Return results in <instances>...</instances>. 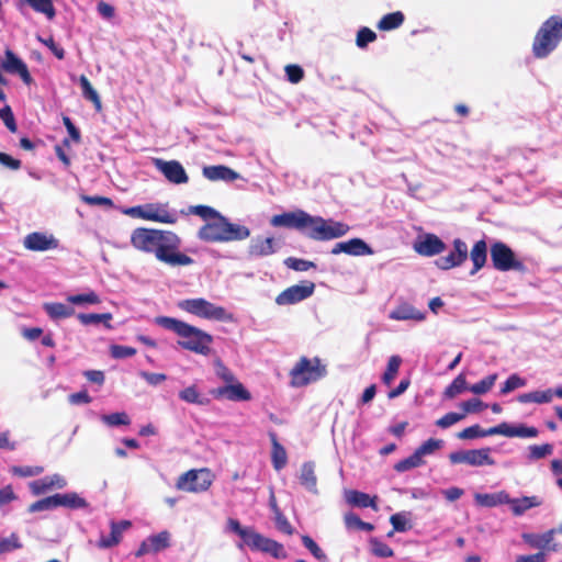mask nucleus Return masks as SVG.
I'll list each match as a JSON object with an SVG mask.
<instances>
[{
    "label": "nucleus",
    "instance_id": "nucleus-2",
    "mask_svg": "<svg viewBox=\"0 0 562 562\" xmlns=\"http://www.w3.org/2000/svg\"><path fill=\"white\" fill-rule=\"evenodd\" d=\"M155 323L178 335L180 337L178 345L182 349L201 356L211 355L214 339L209 333L186 322L168 316L156 317Z\"/></svg>",
    "mask_w": 562,
    "mask_h": 562
},
{
    "label": "nucleus",
    "instance_id": "nucleus-28",
    "mask_svg": "<svg viewBox=\"0 0 562 562\" xmlns=\"http://www.w3.org/2000/svg\"><path fill=\"white\" fill-rule=\"evenodd\" d=\"M553 400V389L536 390L528 393H522L517 396V401L521 404H548Z\"/></svg>",
    "mask_w": 562,
    "mask_h": 562
},
{
    "label": "nucleus",
    "instance_id": "nucleus-49",
    "mask_svg": "<svg viewBox=\"0 0 562 562\" xmlns=\"http://www.w3.org/2000/svg\"><path fill=\"white\" fill-rule=\"evenodd\" d=\"M370 550L378 558H391L394 555L393 549L378 538L370 539Z\"/></svg>",
    "mask_w": 562,
    "mask_h": 562
},
{
    "label": "nucleus",
    "instance_id": "nucleus-54",
    "mask_svg": "<svg viewBox=\"0 0 562 562\" xmlns=\"http://www.w3.org/2000/svg\"><path fill=\"white\" fill-rule=\"evenodd\" d=\"M409 513H396L390 517V522L393 526V529L397 532H405L411 528Z\"/></svg>",
    "mask_w": 562,
    "mask_h": 562
},
{
    "label": "nucleus",
    "instance_id": "nucleus-21",
    "mask_svg": "<svg viewBox=\"0 0 562 562\" xmlns=\"http://www.w3.org/2000/svg\"><path fill=\"white\" fill-rule=\"evenodd\" d=\"M146 211V221L173 224L178 220L177 212L169 210L168 204L148 203Z\"/></svg>",
    "mask_w": 562,
    "mask_h": 562
},
{
    "label": "nucleus",
    "instance_id": "nucleus-18",
    "mask_svg": "<svg viewBox=\"0 0 562 562\" xmlns=\"http://www.w3.org/2000/svg\"><path fill=\"white\" fill-rule=\"evenodd\" d=\"M215 398H226L233 402H245L251 400L250 392L238 381L213 390Z\"/></svg>",
    "mask_w": 562,
    "mask_h": 562
},
{
    "label": "nucleus",
    "instance_id": "nucleus-58",
    "mask_svg": "<svg viewBox=\"0 0 562 562\" xmlns=\"http://www.w3.org/2000/svg\"><path fill=\"white\" fill-rule=\"evenodd\" d=\"M12 472V474L14 475H18V476H21V477H31V476H36V475H40L44 469L43 467H30V465H26V467H18V465H14L11 468L10 470Z\"/></svg>",
    "mask_w": 562,
    "mask_h": 562
},
{
    "label": "nucleus",
    "instance_id": "nucleus-8",
    "mask_svg": "<svg viewBox=\"0 0 562 562\" xmlns=\"http://www.w3.org/2000/svg\"><path fill=\"white\" fill-rule=\"evenodd\" d=\"M349 226L342 222L331 218L325 220L322 216L308 215L305 235L314 240H330L345 236Z\"/></svg>",
    "mask_w": 562,
    "mask_h": 562
},
{
    "label": "nucleus",
    "instance_id": "nucleus-3",
    "mask_svg": "<svg viewBox=\"0 0 562 562\" xmlns=\"http://www.w3.org/2000/svg\"><path fill=\"white\" fill-rule=\"evenodd\" d=\"M225 531L238 535L245 544L254 551L268 553L276 559L286 558V552L281 543L260 535L251 527H243L235 518L227 519Z\"/></svg>",
    "mask_w": 562,
    "mask_h": 562
},
{
    "label": "nucleus",
    "instance_id": "nucleus-41",
    "mask_svg": "<svg viewBox=\"0 0 562 562\" xmlns=\"http://www.w3.org/2000/svg\"><path fill=\"white\" fill-rule=\"evenodd\" d=\"M404 14L401 11L385 14L378 23L381 31H391L400 27L404 22Z\"/></svg>",
    "mask_w": 562,
    "mask_h": 562
},
{
    "label": "nucleus",
    "instance_id": "nucleus-30",
    "mask_svg": "<svg viewBox=\"0 0 562 562\" xmlns=\"http://www.w3.org/2000/svg\"><path fill=\"white\" fill-rule=\"evenodd\" d=\"M475 502L480 506L495 507L509 502V494L505 491L497 493L475 494Z\"/></svg>",
    "mask_w": 562,
    "mask_h": 562
},
{
    "label": "nucleus",
    "instance_id": "nucleus-40",
    "mask_svg": "<svg viewBox=\"0 0 562 562\" xmlns=\"http://www.w3.org/2000/svg\"><path fill=\"white\" fill-rule=\"evenodd\" d=\"M401 364H402V358L400 356L394 355L389 358L386 369L381 378L382 382L386 386H390L393 383L394 379L396 378V375L398 373Z\"/></svg>",
    "mask_w": 562,
    "mask_h": 562
},
{
    "label": "nucleus",
    "instance_id": "nucleus-5",
    "mask_svg": "<svg viewBox=\"0 0 562 562\" xmlns=\"http://www.w3.org/2000/svg\"><path fill=\"white\" fill-rule=\"evenodd\" d=\"M562 40V18L552 15L538 30L532 53L537 58H544L552 53Z\"/></svg>",
    "mask_w": 562,
    "mask_h": 562
},
{
    "label": "nucleus",
    "instance_id": "nucleus-19",
    "mask_svg": "<svg viewBox=\"0 0 562 562\" xmlns=\"http://www.w3.org/2000/svg\"><path fill=\"white\" fill-rule=\"evenodd\" d=\"M347 254L350 256H368L372 255V248L361 238H352L347 241L337 243L333 249V255Z\"/></svg>",
    "mask_w": 562,
    "mask_h": 562
},
{
    "label": "nucleus",
    "instance_id": "nucleus-37",
    "mask_svg": "<svg viewBox=\"0 0 562 562\" xmlns=\"http://www.w3.org/2000/svg\"><path fill=\"white\" fill-rule=\"evenodd\" d=\"M179 398L189 404L206 405L209 398L201 394L196 385H190L181 390L178 394Z\"/></svg>",
    "mask_w": 562,
    "mask_h": 562
},
{
    "label": "nucleus",
    "instance_id": "nucleus-14",
    "mask_svg": "<svg viewBox=\"0 0 562 562\" xmlns=\"http://www.w3.org/2000/svg\"><path fill=\"white\" fill-rule=\"evenodd\" d=\"M23 246L31 251H47L57 249L59 240L53 234L33 232L24 237Z\"/></svg>",
    "mask_w": 562,
    "mask_h": 562
},
{
    "label": "nucleus",
    "instance_id": "nucleus-12",
    "mask_svg": "<svg viewBox=\"0 0 562 562\" xmlns=\"http://www.w3.org/2000/svg\"><path fill=\"white\" fill-rule=\"evenodd\" d=\"M308 215L310 214L303 210L285 212L273 215L270 220V224L274 227L294 228L305 235Z\"/></svg>",
    "mask_w": 562,
    "mask_h": 562
},
{
    "label": "nucleus",
    "instance_id": "nucleus-31",
    "mask_svg": "<svg viewBox=\"0 0 562 562\" xmlns=\"http://www.w3.org/2000/svg\"><path fill=\"white\" fill-rule=\"evenodd\" d=\"M56 507H67L71 509L86 508L88 503L77 493L55 494Z\"/></svg>",
    "mask_w": 562,
    "mask_h": 562
},
{
    "label": "nucleus",
    "instance_id": "nucleus-48",
    "mask_svg": "<svg viewBox=\"0 0 562 562\" xmlns=\"http://www.w3.org/2000/svg\"><path fill=\"white\" fill-rule=\"evenodd\" d=\"M443 447V440L430 438L423 442L417 449V453L422 459L425 460V457L432 456L436 451L440 450Z\"/></svg>",
    "mask_w": 562,
    "mask_h": 562
},
{
    "label": "nucleus",
    "instance_id": "nucleus-47",
    "mask_svg": "<svg viewBox=\"0 0 562 562\" xmlns=\"http://www.w3.org/2000/svg\"><path fill=\"white\" fill-rule=\"evenodd\" d=\"M32 9L38 13L46 15L48 20H53L56 11L53 4V0H26Z\"/></svg>",
    "mask_w": 562,
    "mask_h": 562
},
{
    "label": "nucleus",
    "instance_id": "nucleus-33",
    "mask_svg": "<svg viewBox=\"0 0 562 562\" xmlns=\"http://www.w3.org/2000/svg\"><path fill=\"white\" fill-rule=\"evenodd\" d=\"M492 449L490 447L469 450V465L482 467L494 465L495 460L491 457Z\"/></svg>",
    "mask_w": 562,
    "mask_h": 562
},
{
    "label": "nucleus",
    "instance_id": "nucleus-17",
    "mask_svg": "<svg viewBox=\"0 0 562 562\" xmlns=\"http://www.w3.org/2000/svg\"><path fill=\"white\" fill-rule=\"evenodd\" d=\"M491 431L509 438H536L539 435V430L533 426L525 424L512 425L505 422L492 427Z\"/></svg>",
    "mask_w": 562,
    "mask_h": 562
},
{
    "label": "nucleus",
    "instance_id": "nucleus-34",
    "mask_svg": "<svg viewBox=\"0 0 562 562\" xmlns=\"http://www.w3.org/2000/svg\"><path fill=\"white\" fill-rule=\"evenodd\" d=\"M271 442H272V453L271 460L273 468L277 471L283 469L288 462V456L284 447L278 441L276 434H270Z\"/></svg>",
    "mask_w": 562,
    "mask_h": 562
},
{
    "label": "nucleus",
    "instance_id": "nucleus-50",
    "mask_svg": "<svg viewBox=\"0 0 562 562\" xmlns=\"http://www.w3.org/2000/svg\"><path fill=\"white\" fill-rule=\"evenodd\" d=\"M101 420L109 427L127 426L131 424L128 415L124 412L102 415Z\"/></svg>",
    "mask_w": 562,
    "mask_h": 562
},
{
    "label": "nucleus",
    "instance_id": "nucleus-16",
    "mask_svg": "<svg viewBox=\"0 0 562 562\" xmlns=\"http://www.w3.org/2000/svg\"><path fill=\"white\" fill-rule=\"evenodd\" d=\"M1 68L9 74L19 75L25 85H31L32 77L26 64L9 48L4 53Z\"/></svg>",
    "mask_w": 562,
    "mask_h": 562
},
{
    "label": "nucleus",
    "instance_id": "nucleus-20",
    "mask_svg": "<svg viewBox=\"0 0 562 562\" xmlns=\"http://www.w3.org/2000/svg\"><path fill=\"white\" fill-rule=\"evenodd\" d=\"M555 530L550 529L543 533H524L522 539L530 547L536 549H548L557 552L560 549V544L554 542Z\"/></svg>",
    "mask_w": 562,
    "mask_h": 562
},
{
    "label": "nucleus",
    "instance_id": "nucleus-53",
    "mask_svg": "<svg viewBox=\"0 0 562 562\" xmlns=\"http://www.w3.org/2000/svg\"><path fill=\"white\" fill-rule=\"evenodd\" d=\"M496 379L497 374H490L477 383L472 384L469 390L476 395L485 394L494 386Z\"/></svg>",
    "mask_w": 562,
    "mask_h": 562
},
{
    "label": "nucleus",
    "instance_id": "nucleus-61",
    "mask_svg": "<svg viewBox=\"0 0 562 562\" xmlns=\"http://www.w3.org/2000/svg\"><path fill=\"white\" fill-rule=\"evenodd\" d=\"M463 418H464V414L451 412V413L443 415L441 418H439L436 422V425L442 429H446V428H449L452 425L459 423Z\"/></svg>",
    "mask_w": 562,
    "mask_h": 562
},
{
    "label": "nucleus",
    "instance_id": "nucleus-27",
    "mask_svg": "<svg viewBox=\"0 0 562 562\" xmlns=\"http://www.w3.org/2000/svg\"><path fill=\"white\" fill-rule=\"evenodd\" d=\"M202 173L211 181H234L238 178L237 172L223 165L204 167Z\"/></svg>",
    "mask_w": 562,
    "mask_h": 562
},
{
    "label": "nucleus",
    "instance_id": "nucleus-29",
    "mask_svg": "<svg viewBox=\"0 0 562 562\" xmlns=\"http://www.w3.org/2000/svg\"><path fill=\"white\" fill-rule=\"evenodd\" d=\"M487 258V245L485 240H479L474 244L473 248L470 251V259L473 262V269L471 270V274H475L479 270H481Z\"/></svg>",
    "mask_w": 562,
    "mask_h": 562
},
{
    "label": "nucleus",
    "instance_id": "nucleus-7",
    "mask_svg": "<svg viewBox=\"0 0 562 562\" xmlns=\"http://www.w3.org/2000/svg\"><path fill=\"white\" fill-rule=\"evenodd\" d=\"M178 307L187 313L209 321H233V314L227 312L225 307L215 305L203 297L181 300L178 303Z\"/></svg>",
    "mask_w": 562,
    "mask_h": 562
},
{
    "label": "nucleus",
    "instance_id": "nucleus-44",
    "mask_svg": "<svg viewBox=\"0 0 562 562\" xmlns=\"http://www.w3.org/2000/svg\"><path fill=\"white\" fill-rule=\"evenodd\" d=\"M67 301L72 305H95L101 302L100 296L94 291H88L81 294L67 296Z\"/></svg>",
    "mask_w": 562,
    "mask_h": 562
},
{
    "label": "nucleus",
    "instance_id": "nucleus-45",
    "mask_svg": "<svg viewBox=\"0 0 562 562\" xmlns=\"http://www.w3.org/2000/svg\"><path fill=\"white\" fill-rule=\"evenodd\" d=\"M492 427L488 429H482L480 425H473L468 428H464L462 431L458 434V438L462 440H470L479 437H487L497 435V432L491 431Z\"/></svg>",
    "mask_w": 562,
    "mask_h": 562
},
{
    "label": "nucleus",
    "instance_id": "nucleus-32",
    "mask_svg": "<svg viewBox=\"0 0 562 562\" xmlns=\"http://www.w3.org/2000/svg\"><path fill=\"white\" fill-rule=\"evenodd\" d=\"M300 482L307 491L317 493V479L315 475V464L313 462L308 461L302 464Z\"/></svg>",
    "mask_w": 562,
    "mask_h": 562
},
{
    "label": "nucleus",
    "instance_id": "nucleus-35",
    "mask_svg": "<svg viewBox=\"0 0 562 562\" xmlns=\"http://www.w3.org/2000/svg\"><path fill=\"white\" fill-rule=\"evenodd\" d=\"M44 310L52 319H61L75 315V308L64 303H46Z\"/></svg>",
    "mask_w": 562,
    "mask_h": 562
},
{
    "label": "nucleus",
    "instance_id": "nucleus-62",
    "mask_svg": "<svg viewBox=\"0 0 562 562\" xmlns=\"http://www.w3.org/2000/svg\"><path fill=\"white\" fill-rule=\"evenodd\" d=\"M190 212L194 215L202 217L203 220L213 218L215 220L221 215L216 210L206 205H194L190 207Z\"/></svg>",
    "mask_w": 562,
    "mask_h": 562
},
{
    "label": "nucleus",
    "instance_id": "nucleus-42",
    "mask_svg": "<svg viewBox=\"0 0 562 562\" xmlns=\"http://www.w3.org/2000/svg\"><path fill=\"white\" fill-rule=\"evenodd\" d=\"M346 499L352 506H358L361 508L375 507L374 499L371 498L370 495L359 491L347 492Z\"/></svg>",
    "mask_w": 562,
    "mask_h": 562
},
{
    "label": "nucleus",
    "instance_id": "nucleus-24",
    "mask_svg": "<svg viewBox=\"0 0 562 562\" xmlns=\"http://www.w3.org/2000/svg\"><path fill=\"white\" fill-rule=\"evenodd\" d=\"M389 318L394 321L423 322L426 318V314L415 308L412 304L403 302L390 312Z\"/></svg>",
    "mask_w": 562,
    "mask_h": 562
},
{
    "label": "nucleus",
    "instance_id": "nucleus-52",
    "mask_svg": "<svg viewBox=\"0 0 562 562\" xmlns=\"http://www.w3.org/2000/svg\"><path fill=\"white\" fill-rule=\"evenodd\" d=\"M22 547L20 537L13 532L9 537L0 539V555L19 550Z\"/></svg>",
    "mask_w": 562,
    "mask_h": 562
},
{
    "label": "nucleus",
    "instance_id": "nucleus-4",
    "mask_svg": "<svg viewBox=\"0 0 562 562\" xmlns=\"http://www.w3.org/2000/svg\"><path fill=\"white\" fill-rule=\"evenodd\" d=\"M249 235L250 231L248 227L231 223L222 214L214 221L204 224L198 232V237L207 243L244 240Z\"/></svg>",
    "mask_w": 562,
    "mask_h": 562
},
{
    "label": "nucleus",
    "instance_id": "nucleus-10",
    "mask_svg": "<svg viewBox=\"0 0 562 562\" xmlns=\"http://www.w3.org/2000/svg\"><path fill=\"white\" fill-rule=\"evenodd\" d=\"M212 484V473L207 469L189 470L179 476L177 488L187 492H204Z\"/></svg>",
    "mask_w": 562,
    "mask_h": 562
},
{
    "label": "nucleus",
    "instance_id": "nucleus-51",
    "mask_svg": "<svg viewBox=\"0 0 562 562\" xmlns=\"http://www.w3.org/2000/svg\"><path fill=\"white\" fill-rule=\"evenodd\" d=\"M468 389L467 380L463 374H459L446 389L445 396L448 398H453L457 395L461 394Z\"/></svg>",
    "mask_w": 562,
    "mask_h": 562
},
{
    "label": "nucleus",
    "instance_id": "nucleus-39",
    "mask_svg": "<svg viewBox=\"0 0 562 562\" xmlns=\"http://www.w3.org/2000/svg\"><path fill=\"white\" fill-rule=\"evenodd\" d=\"M426 464V461L419 457L415 450L409 457L400 460L394 464V470L398 473H403L416 468H420Z\"/></svg>",
    "mask_w": 562,
    "mask_h": 562
},
{
    "label": "nucleus",
    "instance_id": "nucleus-46",
    "mask_svg": "<svg viewBox=\"0 0 562 562\" xmlns=\"http://www.w3.org/2000/svg\"><path fill=\"white\" fill-rule=\"evenodd\" d=\"M553 453V446L551 443L532 445L528 447L527 459L530 462L538 461Z\"/></svg>",
    "mask_w": 562,
    "mask_h": 562
},
{
    "label": "nucleus",
    "instance_id": "nucleus-60",
    "mask_svg": "<svg viewBox=\"0 0 562 562\" xmlns=\"http://www.w3.org/2000/svg\"><path fill=\"white\" fill-rule=\"evenodd\" d=\"M284 265L292 270L295 271H307L310 268H313L315 265L312 261H307L305 259H299L294 257H289L284 260Z\"/></svg>",
    "mask_w": 562,
    "mask_h": 562
},
{
    "label": "nucleus",
    "instance_id": "nucleus-6",
    "mask_svg": "<svg viewBox=\"0 0 562 562\" xmlns=\"http://www.w3.org/2000/svg\"><path fill=\"white\" fill-rule=\"evenodd\" d=\"M326 374V366L319 358L302 357L290 371L291 385L302 387L321 380Z\"/></svg>",
    "mask_w": 562,
    "mask_h": 562
},
{
    "label": "nucleus",
    "instance_id": "nucleus-36",
    "mask_svg": "<svg viewBox=\"0 0 562 562\" xmlns=\"http://www.w3.org/2000/svg\"><path fill=\"white\" fill-rule=\"evenodd\" d=\"M77 318L82 325H98L103 324V326L108 329L112 328L111 321H112V314L111 313H103V314H83L80 313L77 315Z\"/></svg>",
    "mask_w": 562,
    "mask_h": 562
},
{
    "label": "nucleus",
    "instance_id": "nucleus-22",
    "mask_svg": "<svg viewBox=\"0 0 562 562\" xmlns=\"http://www.w3.org/2000/svg\"><path fill=\"white\" fill-rule=\"evenodd\" d=\"M414 249L422 256H436L446 249L445 243L434 234H426L420 240L416 241Z\"/></svg>",
    "mask_w": 562,
    "mask_h": 562
},
{
    "label": "nucleus",
    "instance_id": "nucleus-55",
    "mask_svg": "<svg viewBox=\"0 0 562 562\" xmlns=\"http://www.w3.org/2000/svg\"><path fill=\"white\" fill-rule=\"evenodd\" d=\"M526 380L518 374L514 373L507 378V380L504 382L503 386L501 387L502 394H508L512 391L522 387L526 385Z\"/></svg>",
    "mask_w": 562,
    "mask_h": 562
},
{
    "label": "nucleus",
    "instance_id": "nucleus-43",
    "mask_svg": "<svg viewBox=\"0 0 562 562\" xmlns=\"http://www.w3.org/2000/svg\"><path fill=\"white\" fill-rule=\"evenodd\" d=\"M146 540L153 553L160 552L170 547V533L167 530L149 536Z\"/></svg>",
    "mask_w": 562,
    "mask_h": 562
},
{
    "label": "nucleus",
    "instance_id": "nucleus-64",
    "mask_svg": "<svg viewBox=\"0 0 562 562\" xmlns=\"http://www.w3.org/2000/svg\"><path fill=\"white\" fill-rule=\"evenodd\" d=\"M38 41L48 47L56 58L59 60L65 58V49L55 42L53 36L47 38L38 37Z\"/></svg>",
    "mask_w": 562,
    "mask_h": 562
},
{
    "label": "nucleus",
    "instance_id": "nucleus-25",
    "mask_svg": "<svg viewBox=\"0 0 562 562\" xmlns=\"http://www.w3.org/2000/svg\"><path fill=\"white\" fill-rule=\"evenodd\" d=\"M131 527L128 520H122L120 522H111V532L109 536H101L98 541V547L101 549H109L120 543L123 532Z\"/></svg>",
    "mask_w": 562,
    "mask_h": 562
},
{
    "label": "nucleus",
    "instance_id": "nucleus-1",
    "mask_svg": "<svg viewBox=\"0 0 562 562\" xmlns=\"http://www.w3.org/2000/svg\"><path fill=\"white\" fill-rule=\"evenodd\" d=\"M131 244L137 250L155 254L156 258L169 266H190L194 260L179 252L181 239L170 231L139 227L132 232Z\"/></svg>",
    "mask_w": 562,
    "mask_h": 562
},
{
    "label": "nucleus",
    "instance_id": "nucleus-15",
    "mask_svg": "<svg viewBox=\"0 0 562 562\" xmlns=\"http://www.w3.org/2000/svg\"><path fill=\"white\" fill-rule=\"evenodd\" d=\"M468 254L467 244L457 238L453 240V249L448 255L438 258L436 265L442 270L459 267L467 260Z\"/></svg>",
    "mask_w": 562,
    "mask_h": 562
},
{
    "label": "nucleus",
    "instance_id": "nucleus-57",
    "mask_svg": "<svg viewBox=\"0 0 562 562\" xmlns=\"http://www.w3.org/2000/svg\"><path fill=\"white\" fill-rule=\"evenodd\" d=\"M302 543L313 554L314 558L319 561H326V554L310 536H303Z\"/></svg>",
    "mask_w": 562,
    "mask_h": 562
},
{
    "label": "nucleus",
    "instance_id": "nucleus-59",
    "mask_svg": "<svg viewBox=\"0 0 562 562\" xmlns=\"http://www.w3.org/2000/svg\"><path fill=\"white\" fill-rule=\"evenodd\" d=\"M29 487L34 495L45 494L46 492L53 490L48 475L40 480L32 481L29 484Z\"/></svg>",
    "mask_w": 562,
    "mask_h": 562
},
{
    "label": "nucleus",
    "instance_id": "nucleus-26",
    "mask_svg": "<svg viewBox=\"0 0 562 562\" xmlns=\"http://www.w3.org/2000/svg\"><path fill=\"white\" fill-rule=\"evenodd\" d=\"M543 503L539 496H522L520 498H512L506 504L510 506V509L515 516L524 515L528 509L541 506Z\"/></svg>",
    "mask_w": 562,
    "mask_h": 562
},
{
    "label": "nucleus",
    "instance_id": "nucleus-9",
    "mask_svg": "<svg viewBox=\"0 0 562 562\" xmlns=\"http://www.w3.org/2000/svg\"><path fill=\"white\" fill-rule=\"evenodd\" d=\"M491 260L498 271H525L522 261L518 260L514 251L503 241H495L491 246Z\"/></svg>",
    "mask_w": 562,
    "mask_h": 562
},
{
    "label": "nucleus",
    "instance_id": "nucleus-11",
    "mask_svg": "<svg viewBox=\"0 0 562 562\" xmlns=\"http://www.w3.org/2000/svg\"><path fill=\"white\" fill-rule=\"evenodd\" d=\"M314 289L315 284L311 281L289 286L276 297V303L281 306L300 303L310 297L314 293Z\"/></svg>",
    "mask_w": 562,
    "mask_h": 562
},
{
    "label": "nucleus",
    "instance_id": "nucleus-38",
    "mask_svg": "<svg viewBox=\"0 0 562 562\" xmlns=\"http://www.w3.org/2000/svg\"><path fill=\"white\" fill-rule=\"evenodd\" d=\"M79 85L81 87L82 97L92 102L97 111H100L102 109L101 99L85 75L80 76Z\"/></svg>",
    "mask_w": 562,
    "mask_h": 562
},
{
    "label": "nucleus",
    "instance_id": "nucleus-13",
    "mask_svg": "<svg viewBox=\"0 0 562 562\" xmlns=\"http://www.w3.org/2000/svg\"><path fill=\"white\" fill-rule=\"evenodd\" d=\"M153 164L158 171H160L165 178L173 184H182L189 181V177L177 160H164L161 158H154Z\"/></svg>",
    "mask_w": 562,
    "mask_h": 562
},
{
    "label": "nucleus",
    "instance_id": "nucleus-63",
    "mask_svg": "<svg viewBox=\"0 0 562 562\" xmlns=\"http://www.w3.org/2000/svg\"><path fill=\"white\" fill-rule=\"evenodd\" d=\"M375 38L376 34L372 30L362 27L358 31L356 43L358 47L363 48Z\"/></svg>",
    "mask_w": 562,
    "mask_h": 562
},
{
    "label": "nucleus",
    "instance_id": "nucleus-56",
    "mask_svg": "<svg viewBox=\"0 0 562 562\" xmlns=\"http://www.w3.org/2000/svg\"><path fill=\"white\" fill-rule=\"evenodd\" d=\"M56 507V501L55 496H48L45 498H42L40 501L34 502L29 507V513H37V512H45V510H52Z\"/></svg>",
    "mask_w": 562,
    "mask_h": 562
},
{
    "label": "nucleus",
    "instance_id": "nucleus-23",
    "mask_svg": "<svg viewBox=\"0 0 562 562\" xmlns=\"http://www.w3.org/2000/svg\"><path fill=\"white\" fill-rule=\"evenodd\" d=\"M278 247L276 246L273 237H255L250 240L248 247V255L251 258H259L270 256L277 252Z\"/></svg>",
    "mask_w": 562,
    "mask_h": 562
}]
</instances>
